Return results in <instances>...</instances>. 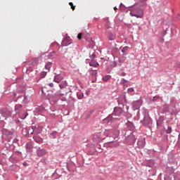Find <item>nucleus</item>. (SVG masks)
<instances>
[{
    "instance_id": "40",
    "label": "nucleus",
    "mask_w": 180,
    "mask_h": 180,
    "mask_svg": "<svg viewBox=\"0 0 180 180\" xmlns=\"http://www.w3.org/2000/svg\"><path fill=\"white\" fill-rule=\"evenodd\" d=\"M49 85L51 88H53V86H54V84L53 83H50Z\"/></svg>"
},
{
    "instance_id": "28",
    "label": "nucleus",
    "mask_w": 180,
    "mask_h": 180,
    "mask_svg": "<svg viewBox=\"0 0 180 180\" xmlns=\"http://www.w3.org/2000/svg\"><path fill=\"white\" fill-rule=\"evenodd\" d=\"M45 68L46 70H50V68H51V63L49 62L46 63V65H45Z\"/></svg>"
},
{
    "instance_id": "8",
    "label": "nucleus",
    "mask_w": 180,
    "mask_h": 180,
    "mask_svg": "<svg viewBox=\"0 0 180 180\" xmlns=\"http://www.w3.org/2000/svg\"><path fill=\"white\" fill-rule=\"evenodd\" d=\"M49 101H52V102H57L58 101V96L57 94H51L48 97Z\"/></svg>"
},
{
    "instance_id": "20",
    "label": "nucleus",
    "mask_w": 180,
    "mask_h": 180,
    "mask_svg": "<svg viewBox=\"0 0 180 180\" xmlns=\"http://www.w3.org/2000/svg\"><path fill=\"white\" fill-rule=\"evenodd\" d=\"M22 134L25 136V137H29V130L27 129H24L22 130Z\"/></svg>"
},
{
    "instance_id": "49",
    "label": "nucleus",
    "mask_w": 180,
    "mask_h": 180,
    "mask_svg": "<svg viewBox=\"0 0 180 180\" xmlns=\"http://www.w3.org/2000/svg\"><path fill=\"white\" fill-rule=\"evenodd\" d=\"M15 162H18V160H15Z\"/></svg>"
},
{
    "instance_id": "24",
    "label": "nucleus",
    "mask_w": 180,
    "mask_h": 180,
    "mask_svg": "<svg viewBox=\"0 0 180 180\" xmlns=\"http://www.w3.org/2000/svg\"><path fill=\"white\" fill-rule=\"evenodd\" d=\"M172 131V128L169 126L167 127V129L166 130L167 134H171V132Z\"/></svg>"
},
{
    "instance_id": "18",
    "label": "nucleus",
    "mask_w": 180,
    "mask_h": 180,
    "mask_svg": "<svg viewBox=\"0 0 180 180\" xmlns=\"http://www.w3.org/2000/svg\"><path fill=\"white\" fill-rule=\"evenodd\" d=\"M68 84H67V81H63L61 84H59L60 89H64Z\"/></svg>"
},
{
    "instance_id": "34",
    "label": "nucleus",
    "mask_w": 180,
    "mask_h": 180,
    "mask_svg": "<svg viewBox=\"0 0 180 180\" xmlns=\"http://www.w3.org/2000/svg\"><path fill=\"white\" fill-rule=\"evenodd\" d=\"M127 91H128V92H134V88H129V89H127Z\"/></svg>"
},
{
    "instance_id": "39",
    "label": "nucleus",
    "mask_w": 180,
    "mask_h": 180,
    "mask_svg": "<svg viewBox=\"0 0 180 180\" xmlns=\"http://www.w3.org/2000/svg\"><path fill=\"white\" fill-rule=\"evenodd\" d=\"M18 141H19V140L18 139H14L13 140V143H18Z\"/></svg>"
},
{
    "instance_id": "48",
    "label": "nucleus",
    "mask_w": 180,
    "mask_h": 180,
    "mask_svg": "<svg viewBox=\"0 0 180 180\" xmlns=\"http://www.w3.org/2000/svg\"><path fill=\"white\" fill-rule=\"evenodd\" d=\"M68 115H70L69 113L66 114V116H68Z\"/></svg>"
},
{
    "instance_id": "7",
    "label": "nucleus",
    "mask_w": 180,
    "mask_h": 180,
    "mask_svg": "<svg viewBox=\"0 0 180 180\" xmlns=\"http://www.w3.org/2000/svg\"><path fill=\"white\" fill-rule=\"evenodd\" d=\"M1 132H2V134H4L5 136H12V134L15 133V130L11 129V131H9L6 129H3Z\"/></svg>"
},
{
    "instance_id": "27",
    "label": "nucleus",
    "mask_w": 180,
    "mask_h": 180,
    "mask_svg": "<svg viewBox=\"0 0 180 180\" xmlns=\"http://www.w3.org/2000/svg\"><path fill=\"white\" fill-rule=\"evenodd\" d=\"M40 162L43 163L44 165H46V164H47V159H46V158H41Z\"/></svg>"
},
{
    "instance_id": "22",
    "label": "nucleus",
    "mask_w": 180,
    "mask_h": 180,
    "mask_svg": "<svg viewBox=\"0 0 180 180\" xmlns=\"http://www.w3.org/2000/svg\"><path fill=\"white\" fill-rule=\"evenodd\" d=\"M162 122H164V117L162 116H160L159 119L157 120V126H158V123H162Z\"/></svg>"
},
{
    "instance_id": "41",
    "label": "nucleus",
    "mask_w": 180,
    "mask_h": 180,
    "mask_svg": "<svg viewBox=\"0 0 180 180\" xmlns=\"http://www.w3.org/2000/svg\"><path fill=\"white\" fill-rule=\"evenodd\" d=\"M15 153H18V154H20V155H22V152L19 150H15Z\"/></svg>"
},
{
    "instance_id": "47",
    "label": "nucleus",
    "mask_w": 180,
    "mask_h": 180,
    "mask_svg": "<svg viewBox=\"0 0 180 180\" xmlns=\"http://www.w3.org/2000/svg\"><path fill=\"white\" fill-rule=\"evenodd\" d=\"M123 81H124V82H127V81H126V79H123Z\"/></svg>"
},
{
    "instance_id": "42",
    "label": "nucleus",
    "mask_w": 180,
    "mask_h": 180,
    "mask_svg": "<svg viewBox=\"0 0 180 180\" xmlns=\"http://www.w3.org/2000/svg\"><path fill=\"white\" fill-rule=\"evenodd\" d=\"M65 99H66L65 97H63V98H61L62 102H65Z\"/></svg>"
},
{
    "instance_id": "35",
    "label": "nucleus",
    "mask_w": 180,
    "mask_h": 180,
    "mask_svg": "<svg viewBox=\"0 0 180 180\" xmlns=\"http://www.w3.org/2000/svg\"><path fill=\"white\" fill-rule=\"evenodd\" d=\"M77 98H78L79 99H82V98H84V94H80V95H78V96H77Z\"/></svg>"
},
{
    "instance_id": "5",
    "label": "nucleus",
    "mask_w": 180,
    "mask_h": 180,
    "mask_svg": "<svg viewBox=\"0 0 180 180\" xmlns=\"http://www.w3.org/2000/svg\"><path fill=\"white\" fill-rule=\"evenodd\" d=\"M137 147H138V148H140V149L146 147V138L141 137L139 139V140L137 141Z\"/></svg>"
},
{
    "instance_id": "13",
    "label": "nucleus",
    "mask_w": 180,
    "mask_h": 180,
    "mask_svg": "<svg viewBox=\"0 0 180 180\" xmlns=\"http://www.w3.org/2000/svg\"><path fill=\"white\" fill-rule=\"evenodd\" d=\"M25 148H26L27 153H32V151L33 150V147L32 146V143H27L26 145H25Z\"/></svg>"
},
{
    "instance_id": "3",
    "label": "nucleus",
    "mask_w": 180,
    "mask_h": 180,
    "mask_svg": "<svg viewBox=\"0 0 180 180\" xmlns=\"http://www.w3.org/2000/svg\"><path fill=\"white\" fill-rule=\"evenodd\" d=\"M31 127L32 130V133H31V134H33V133H36V134H40V133L42 131L41 127L39 126V124H32Z\"/></svg>"
},
{
    "instance_id": "1",
    "label": "nucleus",
    "mask_w": 180,
    "mask_h": 180,
    "mask_svg": "<svg viewBox=\"0 0 180 180\" xmlns=\"http://www.w3.org/2000/svg\"><path fill=\"white\" fill-rule=\"evenodd\" d=\"M142 126L144 127H151L153 126V120L148 114H144L143 119L141 120Z\"/></svg>"
},
{
    "instance_id": "26",
    "label": "nucleus",
    "mask_w": 180,
    "mask_h": 180,
    "mask_svg": "<svg viewBox=\"0 0 180 180\" xmlns=\"http://www.w3.org/2000/svg\"><path fill=\"white\" fill-rule=\"evenodd\" d=\"M126 61V56H121L119 58V62L120 63H124Z\"/></svg>"
},
{
    "instance_id": "21",
    "label": "nucleus",
    "mask_w": 180,
    "mask_h": 180,
    "mask_svg": "<svg viewBox=\"0 0 180 180\" xmlns=\"http://www.w3.org/2000/svg\"><path fill=\"white\" fill-rule=\"evenodd\" d=\"M20 109H22V105H17L15 107V110L16 113H18V112H20Z\"/></svg>"
},
{
    "instance_id": "6",
    "label": "nucleus",
    "mask_w": 180,
    "mask_h": 180,
    "mask_svg": "<svg viewBox=\"0 0 180 180\" xmlns=\"http://www.w3.org/2000/svg\"><path fill=\"white\" fill-rule=\"evenodd\" d=\"M127 140H128V141H129L131 144H135L137 138H136V136H134V134H131L127 136Z\"/></svg>"
},
{
    "instance_id": "23",
    "label": "nucleus",
    "mask_w": 180,
    "mask_h": 180,
    "mask_svg": "<svg viewBox=\"0 0 180 180\" xmlns=\"http://www.w3.org/2000/svg\"><path fill=\"white\" fill-rule=\"evenodd\" d=\"M38 63H39V58H35L32 60V65H37Z\"/></svg>"
},
{
    "instance_id": "29",
    "label": "nucleus",
    "mask_w": 180,
    "mask_h": 180,
    "mask_svg": "<svg viewBox=\"0 0 180 180\" xmlns=\"http://www.w3.org/2000/svg\"><path fill=\"white\" fill-rule=\"evenodd\" d=\"M47 75V72H41L40 77L41 78H44Z\"/></svg>"
},
{
    "instance_id": "16",
    "label": "nucleus",
    "mask_w": 180,
    "mask_h": 180,
    "mask_svg": "<svg viewBox=\"0 0 180 180\" xmlns=\"http://www.w3.org/2000/svg\"><path fill=\"white\" fill-rule=\"evenodd\" d=\"M90 67H94V68H96L99 67V63L95 62V60H92L91 63H89Z\"/></svg>"
},
{
    "instance_id": "10",
    "label": "nucleus",
    "mask_w": 180,
    "mask_h": 180,
    "mask_svg": "<svg viewBox=\"0 0 180 180\" xmlns=\"http://www.w3.org/2000/svg\"><path fill=\"white\" fill-rule=\"evenodd\" d=\"M63 79H64V77H63V76H60V75H57L54 77L53 81H54V82H56L57 84H60V82H61V81H63Z\"/></svg>"
},
{
    "instance_id": "30",
    "label": "nucleus",
    "mask_w": 180,
    "mask_h": 180,
    "mask_svg": "<svg viewBox=\"0 0 180 180\" xmlns=\"http://www.w3.org/2000/svg\"><path fill=\"white\" fill-rule=\"evenodd\" d=\"M69 5H70V6H71V9L72 11H75V6H74V4H72V2H70Z\"/></svg>"
},
{
    "instance_id": "45",
    "label": "nucleus",
    "mask_w": 180,
    "mask_h": 180,
    "mask_svg": "<svg viewBox=\"0 0 180 180\" xmlns=\"http://www.w3.org/2000/svg\"><path fill=\"white\" fill-rule=\"evenodd\" d=\"M122 77H124V75H126V73L122 72Z\"/></svg>"
},
{
    "instance_id": "31",
    "label": "nucleus",
    "mask_w": 180,
    "mask_h": 180,
    "mask_svg": "<svg viewBox=\"0 0 180 180\" xmlns=\"http://www.w3.org/2000/svg\"><path fill=\"white\" fill-rule=\"evenodd\" d=\"M129 49V46H124L122 49V52L124 53V54H126V50Z\"/></svg>"
},
{
    "instance_id": "32",
    "label": "nucleus",
    "mask_w": 180,
    "mask_h": 180,
    "mask_svg": "<svg viewBox=\"0 0 180 180\" xmlns=\"http://www.w3.org/2000/svg\"><path fill=\"white\" fill-rule=\"evenodd\" d=\"M109 78H110V76L107 75L103 77V81H105L106 82L109 81Z\"/></svg>"
},
{
    "instance_id": "43",
    "label": "nucleus",
    "mask_w": 180,
    "mask_h": 180,
    "mask_svg": "<svg viewBox=\"0 0 180 180\" xmlns=\"http://www.w3.org/2000/svg\"><path fill=\"white\" fill-rule=\"evenodd\" d=\"M58 96V98H60V96H63L64 94H57Z\"/></svg>"
},
{
    "instance_id": "37",
    "label": "nucleus",
    "mask_w": 180,
    "mask_h": 180,
    "mask_svg": "<svg viewBox=\"0 0 180 180\" xmlns=\"http://www.w3.org/2000/svg\"><path fill=\"white\" fill-rule=\"evenodd\" d=\"M22 165H23L24 167H27V165H29V164H27V162L25 161V162H23Z\"/></svg>"
},
{
    "instance_id": "33",
    "label": "nucleus",
    "mask_w": 180,
    "mask_h": 180,
    "mask_svg": "<svg viewBox=\"0 0 180 180\" xmlns=\"http://www.w3.org/2000/svg\"><path fill=\"white\" fill-rule=\"evenodd\" d=\"M77 39H78L79 40H81V39H82V33L78 34V35H77Z\"/></svg>"
},
{
    "instance_id": "15",
    "label": "nucleus",
    "mask_w": 180,
    "mask_h": 180,
    "mask_svg": "<svg viewBox=\"0 0 180 180\" xmlns=\"http://www.w3.org/2000/svg\"><path fill=\"white\" fill-rule=\"evenodd\" d=\"M112 139H111L110 141L106 142L105 143H104L105 147H113L112 146H110V144H112V143H114L115 140H117V137H115V138L112 137Z\"/></svg>"
},
{
    "instance_id": "36",
    "label": "nucleus",
    "mask_w": 180,
    "mask_h": 180,
    "mask_svg": "<svg viewBox=\"0 0 180 180\" xmlns=\"http://www.w3.org/2000/svg\"><path fill=\"white\" fill-rule=\"evenodd\" d=\"M95 57H96L95 53H93L92 55L90 56V58H91L92 60H94V58H95Z\"/></svg>"
},
{
    "instance_id": "2",
    "label": "nucleus",
    "mask_w": 180,
    "mask_h": 180,
    "mask_svg": "<svg viewBox=\"0 0 180 180\" xmlns=\"http://www.w3.org/2000/svg\"><path fill=\"white\" fill-rule=\"evenodd\" d=\"M131 16L141 19L144 16V12L140 8L134 7L130 12Z\"/></svg>"
},
{
    "instance_id": "12",
    "label": "nucleus",
    "mask_w": 180,
    "mask_h": 180,
    "mask_svg": "<svg viewBox=\"0 0 180 180\" xmlns=\"http://www.w3.org/2000/svg\"><path fill=\"white\" fill-rule=\"evenodd\" d=\"M141 105V101L140 100L133 102V108L134 109H139Z\"/></svg>"
},
{
    "instance_id": "4",
    "label": "nucleus",
    "mask_w": 180,
    "mask_h": 180,
    "mask_svg": "<svg viewBox=\"0 0 180 180\" xmlns=\"http://www.w3.org/2000/svg\"><path fill=\"white\" fill-rule=\"evenodd\" d=\"M36 154L37 157H44V155H47V150H46V149L44 148H41L40 147H38L36 150Z\"/></svg>"
},
{
    "instance_id": "44",
    "label": "nucleus",
    "mask_w": 180,
    "mask_h": 180,
    "mask_svg": "<svg viewBox=\"0 0 180 180\" xmlns=\"http://www.w3.org/2000/svg\"><path fill=\"white\" fill-rule=\"evenodd\" d=\"M114 116H120V114H113Z\"/></svg>"
},
{
    "instance_id": "38",
    "label": "nucleus",
    "mask_w": 180,
    "mask_h": 180,
    "mask_svg": "<svg viewBox=\"0 0 180 180\" xmlns=\"http://www.w3.org/2000/svg\"><path fill=\"white\" fill-rule=\"evenodd\" d=\"M162 36H165V34H167V31L166 30L162 31Z\"/></svg>"
},
{
    "instance_id": "14",
    "label": "nucleus",
    "mask_w": 180,
    "mask_h": 180,
    "mask_svg": "<svg viewBox=\"0 0 180 180\" xmlns=\"http://www.w3.org/2000/svg\"><path fill=\"white\" fill-rule=\"evenodd\" d=\"M58 136V132L53 131L49 134L50 139H55Z\"/></svg>"
},
{
    "instance_id": "19",
    "label": "nucleus",
    "mask_w": 180,
    "mask_h": 180,
    "mask_svg": "<svg viewBox=\"0 0 180 180\" xmlns=\"http://www.w3.org/2000/svg\"><path fill=\"white\" fill-rule=\"evenodd\" d=\"M29 114L27 113H20L19 114V117L20 119H22V120H25V119H26V117H27Z\"/></svg>"
},
{
    "instance_id": "50",
    "label": "nucleus",
    "mask_w": 180,
    "mask_h": 180,
    "mask_svg": "<svg viewBox=\"0 0 180 180\" xmlns=\"http://www.w3.org/2000/svg\"><path fill=\"white\" fill-rule=\"evenodd\" d=\"M124 101H126V97H124Z\"/></svg>"
},
{
    "instance_id": "17",
    "label": "nucleus",
    "mask_w": 180,
    "mask_h": 180,
    "mask_svg": "<svg viewBox=\"0 0 180 180\" xmlns=\"http://www.w3.org/2000/svg\"><path fill=\"white\" fill-rule=\"evenodd\" d=\"M126 124L129 130H134V124H133V122H128Z\"/></svg>"
},
{
    "instance_id": "11",
    "label": "nucleus",
    "mask_w": 180,
    "mask_h": 180,
    "mask_svg": "<svg viewBox=\"0 0 180 180\" xmlns=\"http://www.w3.org/2000/svg\"><path fill=\"white\" fill-rule=\"evenodd\" d=\"M33 140L35 141V143H37L38 144H41L43 143V139L40 137L39 136H34Z\"/></svg>"
},
{
    "instance_id": "46",
    "label": "nucleus",
    "mask_w": 180,
    "mask_h": 180,
    "mask_svg": "<svg viewBox=\"0 0 180 180\" xmlns=\"http://www.w3.org/2000/svg\"><path fill=\"white\" fill-rule=\"evenodd\" d=\"M117 8L114 7V11H117Z\"/></svg>"
},
{
    "instance_id": "25",
    "label": "nucleus",
    "mask_w": 180,
    "mask_h": 180,
    "mask_svg": "<svg viewBox=\"0 0 180 180\" xmlns=\"http://www.w3.org/2000/svg\"><path fill=\"white\" fill-rule=\"evenodd\" d=\"M109 133H110V131L106 129V130L103 132V135L105 136V137H109V136H110V134Z\"/></svg>"
},
{
    "instance_id": "9",
    "label": "nucleus",
    "mask_w": 180,
    "mask_h": 180,
    "mask_svg": "<svg viewBox=\"0 0 180 180\" xmlns=\"http://www.w3.org/2000/svg\"><path fill=\"white\" fill-rule=\"evenodd\" d=\"M94 140H96V141H103V140H105V138L102 137V135L101 133H98L93 137Z\"/></svg>"
}]
</instances>
